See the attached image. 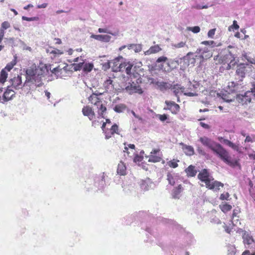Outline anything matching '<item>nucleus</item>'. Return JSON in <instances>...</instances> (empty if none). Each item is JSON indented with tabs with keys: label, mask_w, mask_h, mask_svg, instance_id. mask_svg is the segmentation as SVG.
<instances>
[{
	"label": "nucleus",
	"mask_w": 255,
	"mask_h": 255,
	"mask_svg": "<svg viewBox=\"0 0 255 255\" xmlns=\"http://www.w3.org/2000/svg\"><path fill=\"white\" fill-rule=\"evenodd\" d=\"M199 141L203 146L211 149L214 154L226 164L232 166L238 165V161L232 160L229 152L220 144L205 136L200 137Z\"/></svg>",
	"instance_id": "nucleus-2"
},
{
	"label": "nucleus",
	"mask_w": 255,
	"mask_h": 255,
	"mask_svg": "<svg viewBox=\"0 0 255 255\" xmlns=\"http://www.w3.org/2000/svg\"><path fill=\"white\" fill-rule=\"evenodd\" d=\"M177 162H179V160L173 159L167 162V164L170 167L176 168L178 166Z\"/></svg>",
	"instance_id": "nucleus-37"
},
{
	"label": "nucleus",
	"mask_w": 255,
	"mask_h": 255,
	"mask_svg": "<svg viewBox=\"0 0 255 255\" xmlns=\"http://www.w3.org/2000/svg\"><path fill=\"white\" fill-rule=\"evenodd\" d=\"M123 65H122V69H123V71L125 70L127 74L130 75L133 74V72L134 71V69L135 67L133 68V64L128 62H124L123 63Z\"/></svg>",
	"instance_id": "nucleus-19"
},
{
	"label": "nucleus",
	"mask_w": 255,
	"mask_h": 255,
	"mask_svg": "<svg viewBox=\"0 0 255 255\" xmlns=\"http://www.w3.org/2000/svg\"><path fill=\"white\" fill-rule=\"evenodd\" d=\"M242 238L244 244L246 248H252L254 247L255 242L253 236L250 233L245 231L243 234Z\"/></svg>",
	"instance_id": "nucleus-10"
},
{
	"label": "nucleus",
	"mask_w": 255,
	"mask_h": 255,
	"mask_svg": "<svg viewBox=\"0 0 255 255\" xmlns=\"http://www.w3.org/2000/svg\"><path fill=\"white\" fill-rule=\"evenodd\" d=\"M215 31H216L215 29H210L208 32V37H210V38H213V36L215 35Z\"/></svg>",
	"instance_id": "nucleus-50"
},
{
	"label": "nucleus",
	"mask_w": 255,
	"mask_h": 255,
	"mask_svg": "<svg viewBox=\"0 0 255 255\" xmlns=\"http://www.w3.org/2000/svg\"><path fill=\"white\" fill-rule=\"evenodd\" d=\"M117 173L121 175L126 174V166L122 161H121L118 165Z\"/></svg>",
	"instance_id": "nucleus-25"
},
{
	"label": "nucleus",
	"mask_w": 255,
	"mask_h": 255,
	"mask_svg": "<svg viewBox=\"0 0 255 255\" xmlns=\"http://www.w3.org/2000/svg\"><path fill=\"white\" fill-rule=\"evenodd\" d=\"M198 152L202 155H205L206 152L205 151L200 147H198L197 149Z\"/></svg>",
	"instance_id": "nucleus-53"
},
{
	"label": "nucleus",
	"mask_w": 255,
	"mask_h": 255,
	"mask_svg": "<svg viewBox=\"0 0 255 255\" xmlns=\"http://www.w3.org/2000/svg\"><path fill=\"white\" fill-rule=\"evenodd\" d=\"M162 50L161 48L158 45H155L151 46L149 49L144 52L145 55H149L152 54H155L159 52Z\"/></svg>",
	"instance_id": "nucleus-21"
},
{
	"label": "nucleus",
	"mask_w": 255,
	"mask_h": 255,
	"mask_svg": "<svg viewBox=\"0 0 255 255\" xmlns=\"http://www.w3.org/2000/svg\"><path fill=\"white\" fill-rule=\"evenodd\" d=\"M185 171L187 175L190 177L195 176L197 172V170L195 169V166L192 165L189 166L188 167L185 169Z\"/></svg>",
	"instance_id": "nucleus-24"
},
{
	"label": "nucleus",
	"mask_w": 255,
	"mask_h": 255,
	"mask_svg": "<svg viewBox=\"0 0 255 255\" xmlns=\"http://www.w3.org/2000/svg\"><path fill=\"white\" fill-rule=\"evenodd\" d=\"M92 95L97 97V96L102 95V93L99 92L98 91H96L95 92L93 91Z\"/></svg>",
	"instance_id": "nucleus-61"
},
{
	"label": "nucleus",
	"mask_w": 255,
	"mask_h": 255,
	"mask_svg": "<svg viewBox=\"0 0 255 255\" xmlns=\"http://www.w3.org/2000/svg\"><path fill=\"white\" fill-rule=\"evenodd\" d=\"M252 70L251 65L247 63H240L237 65L236 69V75L240 81H242L246 75L248 74Z\"/></svg>",
	"instance_id": "nucleus-7"
},
{
	"label": "nucleus",
	"mask_w": 255,
	"mask_h": 255,
	"mask_svg": "<svg viewBox=\"0 0 255 255\" xmlns=\"http://www.w3.org/2000/svg\"><path fill=\"white\" fill-rule=\"evenodd\" d=\"M126 106L124 104H120L117 105L114 110L115 112L117 113H122L126 109Z\"/></svg>",
	"instance_id": "nucleus-33"
},
{
	"label": "nucleus",
	"mask_w": 255,
	"mask_h": 255,
	"mask_svg": "<svg viewBox=\"0 0 255 255\" xmlns=\"http://www.w3.org/2000/svg\"><path fill=\"white\" fill-rule=\"evenodd\" d=\"M83 114L88 117L90 120H92L95 116V113L92 109L89 106H85L82 109Z\"/></svg>",
	"instance_id": "nucleus-18"
},
{
	"label": "nucleus",
	"mask_w": 255,
	"mask_h": 255,
	"mask_svg": "<svg viewBox=\"0 0 255 255\" xmlns=\"http://www.w3.org/2000/svg\"><path fill=\"white\" fill-rule=\"evenodd\" d=\"M242 81L239 80L238 83L232 82L229 83L228 87L229 91L232 93H238L241 91L243 88Z\"/></svg>",
	"instance_id": "nucleus-11"
},
{
	"label": "nucleus",
	"mask_w": 255,
	"mask_h": 255,
	"mask_svg": "<svg viewBox=\"0 0 255 255\" xmlns=\"http://www.w3.org/2000/svg\"><path fill=\"white\" fill-rule=\"evenodd\" d=\"M167 65L169 67L170 70H173L174 69L177 68L179 65L178 60L175 59H170L167 62Z\"/></svg>",
	"instance_id": "nucleus-27"
},
{
	"label": "nucleus",
	"mask_w": 255,
	"mask_h": 255,
	"mask_svg": "<svg viewBox=\"0 0 255 255\" xmlns=\"http://www.w3.org/2000/svg\"><path fill=\"white\" fill-rule=\"evenodd\" d=\"M223 143L231 147L235 150L239 151V146L237 145L234 144L228 139H224L223 141Z\"/></svg>",
	"instance_id": "nucleus-31"
},
{
	"label": "nucleus",
	"mask_w": 255,
	"mask_h": 255,
	"mask_svg": "<svg viewBox=\"0 0 255 255\" xmlns=\"http://www.w3.org/2000/svg\"><path fill=\"white\" fill-rule=\"evenodd\" d=\"M91 38L104 42H109L111 39V36L109 35L92 34L91 35Z\"/></svg>",
	"instance_id": "nucleus-17"
},
{
	"label": "nucleus",
	"mask_w": 255,
	"mask_h": 255,
	"mask_svg": "<svg viewBox=\"0 0 255 255\" xmlns=\"http://www.w3.org/2000/svg\"><path fill=\"white\" fill-rule=\"evenodd\" d=\"M131 114H132V115H133V116L135 118L137 119L138 120H139V121H142V119L140 117H139V116H138V115H137L135 113V112H134V111H131Z\"/></svg>",
	"instance_id": "nucleus-58"
},
{
	"label": "nucleus",
	"mask_w": 255,
	"mask_h": 255,
	"mask_svg": "<svg viewBox=\"0 0 255 255\" xmlns=\"http://www.w3.org/2000/svg\"><path fill=\"white\" fill-rule=\"evenodd\" d=\"M165 104L167 105V108H164V109L170 110L173 114H176L179 111V106L175 102L166 101Z\"/></svg>",
	"instance_id": "nucleus-14"
},
{
	"label": "nucleus",
	"mask_w": 255,
	"mask_h": 255,
	"mask_svg": "<svg viewBox=\"0 0 255 255\" xmlns=\"http://www.w3.org/2000/svg\"><path fill=\"white\" fill-rule=\"evenodd\" d=\"M182 191V186L179 185L177 187L173 190L172 196L175 199H179L180 198V194Z\"/></svg>",
	"instance_id": "nucleus-26"
},
{
	"label": "nucleus",
	"mask_w": 255,
	"mask_h": 255,
	"mask_svg": "<svg viewBox=\"0 0 255 255\" xmlns=\"http://www.w3.org/2000/svg\"><path fill=\"white\" fill-rule=\"evenodd\" d=\"M65 68L62 69L57 67L51 69L50 65H47L42 63H40L37 66L32 65L26 70V80L24 84H22L21 76L18 75L10 80L11 86L16 90L24 87L29 88L28 92L34 90L43 85V80L49 74V71L57 78H61V74L62 71H65Z\"/></svg>",
	"instance_id": "nucleus-1"
},
{
	"label": "nucleus",
	"mask_w": 255,
	"mask_h": 255,
	"mask_svg": "<svg viewBox=\"0 0 255 255\" xmlns=\"http://www.w3.org/2000/svg\"><path fill=\"white\" fill-rule=\"evenodd\" d=\"M51 53H53V54H62V52H61L58 49H55V50H52L51 52Z\"/></svg>",
	"instance_id": "nucleus-59"
},
{
	"label": "nucleus",
	"mask_w": 255,
	"mask_h": 255,
	"mask_svg": "<svg viewBox=\"0 0 255 255\" xmlns=\"http://www.w3.org/2000/svg\"><path fill=\"white\" fill-rule=\"evenodd\" d=\"M88 100L91 103L94 104L95 102H100V99L98 97H96L93 95H91L89 97Z\"/></svg>",
	"instance_id": "nucleus-41"
},
{
	"label": "nucleus",
	"mask_w": 255,
	"mask_h": 255,
	"mask_svg": "<svg viewBox=\"0 0 255 255\" xmlns=\"http://www.w3.org/2000/svg\"><path fill=\"white\" fill-rule=\"evenodd\" d=\"M133 49L135 52H140L142 49L141 45L140 44H134Z\"/></svg>",
	"instance_id": "nucleus-49"
},
{
	"label": "nucleus",
	"mask_w": 255,
	"mask_h": 255,
	"mask_svg": "<svg viewBox=\"0 0 255 255\" xmlns=\"http://www.w3.org/2000/svg\"><path fill=\"white\" fill-rule=\"evenodd\" d=\"M242 255H254L250 254V252L249 251H246L245 252H244L243 253Z\"/></svg>",
	"instance_id": "nucleus-64"
},
{
	"label": "nucleus",
	"mask_w": 255,
	"mask_h": 255,
	"mask_svg": "<svg viewBox=\"0 0 255 255\" xmlns=\"http://www.w3.org/2000/svg\"><path fill=\"white\" fill-rule=\"evenodd\" d=\"M15 93L13 90L7 89L3 94L4 98L8 101L11 99Z\"/></svg>",
	"instance_id": "nucleus-29"
},
{
	"label": "nucleus",
	"mask_w": 255,
	"mask_h": 255,
	"mask_svg": "<svg viewBox=\"0 0 255 255\" xmlns=\"http://www.w3.org/2000/svg\"><path fill=\"white\" fill-rule=\"evenodd\" d=\"M218 56L222 63H228L230 68L235 64V57L228 49L223 50Z\"/></svg>",
	"instance_id": "nucleus-6"
},
{
	"label": "nucleus",
	"mask_w": 255,
	"mask_h": 255,
	"mask_svg": "<svg viewBox=\"0 0 255 255\" xmlns=\"http://www.w3.org/2000/svg\"><path fill=\"white\" fill-rule=\"evenodd\" d=\"M242 57H243V58H245V59H246L247 60H248V58H249L250 57H249V56L248 55L247 53H246V52H243V53H242Z\"/></svg>",
	"instance_id": "nucleus-63"
},
{
	"label": "nucleus",
	"mask_w": 255,
	"mask_h": 255,
	"mask_svg": "<svg viewBox=\"0 0 255 255\" xmlns=\"http://www.w3.org/2000/svg\"><path fill=\"white\" fill-rule=\"evenodd\" d=\"M168 60L167 57L166 56H161L157 58V59L156 61V62L157 63H159L161 62H165Z\"/></svg>",
	"instance_id": "nucleus-45"
},
{
	"label": "nucleus",
	"mask_w": 255,
	"mask_h": 255,
	"mask_svg": "<svg viewBox=\"0 0 255 255\" xmlns=\"http://www.w3.org/2000/svg\"><path fill=\"white\" fill-rule=\"evenodd\" d=\"M123 59L122 56H119L116 58L108 63L109 67H111L114 72L123 71V69H122L123 63L121 61Z\"/></svg>",
	"instance_id": "nucleus-9"
},
{
	"label": "nucleus",
	"mask_w": 255,
	"mask_h": 255,
	"mask_svg": "<svg viewBox=\"0 0 255 255\" xmlns=\"http://www.w3.org/2000/svg\"><path fill=\"white\" fill-rule=\"evenodd\" d=\"M240 212L239 209H235L233 211L232 217H238L237 214Z\"/></svg>",
	"instance_id": "nucleus-55"
},
{
	"label": "nucleus",
	"mask_w": 255,
	"mask_h": 255,
	"mask_svg": "<svg viewBox=\"0 0 255 255\" xmlns=\"http://www.w3.org/2000/svg\"><path fill=\"white\" fill-rule=\"evenodd\" d=\"M160 150L159 149H154L150 152L149 156L148 161L152 162H159L161 160V155L159 154Z\"/></svg>",
	"instance_id": "nucleus-12"
},
{
	"label": "nucleus",
	"mask_w": 255,
	"mask_h": 255,
	"mask_svg": "<svg viewBox=\"0 0 255 255\" xmlns=\"http://www.w3.org/2000/svg\"><path fill=\"white\" fill-rule=\"evenodd\" d=\"M236 249L233 246H231L230 247V250H229V253L228 255H235L236 254Z\"/></svg>",
	"instance_id": "nucleus-47"
},
{
	"label": "nucleus",
	"mask_w": 255,
	"mask_h": 255,
	"mask_svg": "<svg viewBox=\"0 0 255 255\" xmlns=\"http://www.w3.org/2000/svg\"><path fill=\"white\" fill-rule=\"evenodd\" d=\"M94 105L97 107L98 114L103 117L104 114L107 110L106 107L102 104L101 101L95 102Z\"/></svg>",
	"instance_id": "nucleus-22"
},
{
	"label": "nucleus",
	"mask_w": 255,
	"mask_h": 255,
	"mask_svg": "<svg viewBox=\"0 0 255 255\" xmlns=\"http://www.w3.org/2000/svg\"><path fill=\"white\" fill-rule=\"evenodd\" d=\"M84 64V62H80L78 64H73V69L75 71H78L81 70L83 68Z\"/></svg>",
	"instance_id": "nucleus-39"
},
{
	"label": "nucleus",
	"mask_w": 255,
	"mask_h": 255,
	"mask_svg": "<svg viewBox=\"0 0 255 255\" xmlns=\"http://www.w3.org/2000/svg\"><path fill=\"white\" fill-rule=\"evenodd\" d=\"M180 179L179 175L173 172H169L167 174V180L169 184L174 185L176 183H178Z\"/></svg>",
	"instance_id": "nucleus-13"
},
{
	"label": "nucleus",
	"mask_w": 255,
	"mask_h": 255,
	"mask_svg": "<svg viewBox=\"0 0 255 255\" xmlns=\"http://www.w3.org/2000/svg\"><path fill=\"white\" fill-rule=\"evenodd\" d=\"M16 64V56H14V59L9 63H8L5 67L2 70H5V71H9L13 66Z\"/></svg>",
	"instance_id": "nucleus-30"
},
{
	"label": "nucleus",
	"mask_w": 255,
	"mask_h": 255,
	"mask_svg": "<svg viewBox=\"0 0 255 255\" xmlns=\"http://www.w3.org/2000/svg\"><path fill=\"white\" fill-rule=\"evenodd\" d=\"M142 160V158L139 156L136 155L134 158V161L136 162H140Z\"/></svg>",
	"instance_id": "nucleus-57"
},
{
	"label": "nucleus",
	"mask_w": 255,
	"mask_h": 255,
	"mask_svg": "<svg viewBox=\"0 0 255 255\" xmlns=\"http://www.w3.org/2000/svg\"><path fill=\"white\" fill-rule=\"evenodd\" d=\"M201 44L208 46V47L197 49V52L201 54L205 59L211 58L213 55L212 48L216 46V43L213 40H210L202 41Z\"/></svg>",
	"instance_id": "nucleus-5"
},
{
	"label": "nucleus",
	"mask_w": 255,
	"mask_h": 255,
	"mask_svg": "<svg viewBox=\"0 0 255 255\" xmlns=\"http://www.w3.org/2000/svg\"><path fill=\"white\" fill-rule=\"evenodd\" d=\"M98 32L99 33H106L111 34L113 36H116L119 35V31L112 32L107 28H99L98 29Z\"/></svg>",
	"instance_id": "nucleus-32"
},
{
	"label": "nucleus",
	"mask_w": 255,
	"mask_h": 255,
	"mask_svg": "<svg viewBox=\"0 0 255 255\" xmlns=\"http://www.w3.org/2000/svg\"><path fill=\"white\" fill-rule=\"evenodd\" d=\"M194 54H196L197 57H195V58L197 62H199L200 63H201L204 60H206L201 54L197 52V50L194 53Z\"/></svg>",
	"instance_id": "nucleus-36"
},
{
	"label": "nucleus",
	"mask_w": 255,
	"mask_h": 255,
	"mask_svg": "<svg viewBox=\"0 0 255 255\" xmlns=\"http://www.w3.org/2000/svg\"><path fill=\"white\" fill-rule=\"evenodd\" d=\"M159 118L161 121H164L167 119V116L165 115H159Z\"/></svg>",
	"instance_id": "nucleus-56"
},
{
	"label": "nucleus",
	"mask_w": 255,
	"mask_h": 255,
	"mask_svg": "<svg viewBox=\"0 0 255 255\" xmlns=\"http://www.w3.org/2000/svg\"><path fill=\"white\" fill-rule=\"evenodd\" d=\"M235 97V96H234L232 98H229L227 97V96L226 95H225L223 97V99L227 102H232L233 100H234V98Z\"/></svg>",
	"instance_id": "nucleus-51"
},
{
	"label": "nucleus",
	"mask_w": 255,
	"mask_h": 255,
	"mask_svg": "<svg viewBox=\"0 0 255 255\" xmlns=\"http://www.w3.org/2000/svg\"><path fill=\"white\" fill-rule=\"evenodd\" d=\"M221 209L224 212H227L232 209V206L229 204H224L221 206Z\"/></svg>",
	"instance_id": "nucleus-38"
},
{
	"label": "nucleus",
	"mask_w": 255,
	"mask_h": 255,
	"mask_svg": "<svg viewBox=\"0 0 255 255\" xmlns=\"http://www.w3.org/2000/svg\"><path fill=\"white\" fill-rule=\"evenodd\" d=\"M37 18L36 17H27L25 16H23L22 17V19L23 20L26 21H34L37 20Z\"/></svg>",
	"instance_id": "nucleus-48"
},
{
	"label": "nucleus",
	"mask_w": 255,
	"mask_h": 255,
	"mask_svg": "<svg viewBox=\"0 0 255 255\" xmlns=\"http://www.w3.org/2000/svg\"><path fill=\"white\" fill-rule=\"evenodd\" d=\"M10 27V24L7 21H4L1 24V28L0 30H4L7 29Z\"/></svg>",
	"instance_id": "nucleus-46"
},
{
	"label": "nucleus",
	"mask_w": 255,
	"mask_h": 255,
	"mask_svg": "<svg viewBox=\"0 0 255 255\" xmlns=\"http://www.w3.org/2000/svg\"><path fill=\"white\" fill-rule=\"evenodd\" d=\"M183 149L184 153L187 155L191 156L194 153V148L191 146L184 145Z\"/></svg>",
	"instance_id": "nucleus-28"
},
{
	"label": "nucleus",
	"mask_w": 255,
	"mask_h": 255,
	"mask_svg": "<svg viewBox=\"0 0 255 255\" xmlns=\"http://www.w3.org/2000/svg\"><path fill=\"white\" fill-rule=\"evenodd\" d=\"M183 94L184 95L189 96V97H193V96H197V94L196 93L184 92Z\"/></svg>",
	"instance_id": "nucleus-54"
},
{
	"label": "nucleus",
	"mask_w": 255,
	"mask_h": 255,
	"mask_svg": "<svg viewBox=\"0 0 255 255\" xmlns=\"http://www.w3.org/2000/svg\"><path fill=\"white\" fill-rule=\"evenodd\" d=\"M47 6V3H44L42 4H39L37 5V8H45Z\"/></svg>",
	"instance_id": "nucleus-62"
},
{
	"label": "nucleus",
	"mask_w": 255,
	"mask_h": 255,
	"mask_svg": "<svg viewBox=\"0 0 255 255\" xmlns=\"http://www.w3.org/2000/svg\"><path fill=\"white\" fill-rule=\"evenodd\" d=\"M124 90L130 95L134 93L141 94L143 93L140 86L137 83L133 82L127 83Z\"/></svg>",
	"instance_id": "nucleus-8"
},
{
	"label": "nucleus",
	"mask_w": 255,
	"mask_h": 255,
	"mask_svg": "<svg viewBox=\"0 0 255 255\" xmlns=\"http://www.w3.org/2000/svg\"><path fill=\"white\" fill-rule=\"evenodd\" d=\"M185 88L184 87L181 86V85L176 84L174 85L171 87V90L173 91L175 96L177 98V102H180V99L178 94L180 93H183Z\"/></svg>",
	"instance_id": "nucleus-16"
},
{
	"label": "nucleus",
	"mask_w": 255,
	"mask_h": 255,
	"mask_svg": "<svg viewBox=\"0 0 255 255\" xmlns=\"http://www.w3.org/2000/svg\"><path fill=\"white\" fill-rule=\"evenodd\" d=\"M152 184L149 179L142 181L140 184L141 188L145 191L148 190L151 188Z\"/></svg>",
	"instance_id": "nucleus-23"
},
{
	"label": "nucleus",
	"mask_w": 255,
	"mask_h": 255,
	"mask_svg": "<svg viewBox=\"0 0 255 255\" xmlns=\"http://www.w3.org/2000/svg\"><path fill=\"white\" fill-rule=\"evenodd\" d=\"M187 29L189 31H191L194 33H197L199 32L200 28L198 26H196L194 27H189L187 28Z\"/></svg>",
	"instance_id": "nucleus-43"
},
{
	"label": "nucleus",
	"mask_w": 255,
	"mask_h": 255,
	"mask_svg": "<svg viewBox=\"0 0 255 255\" xmlns=\"http://www.w3.org/2000/svg\"><path fill=\"white\" fill-rule=\"evenodd\" d=\"M186 46L185 42H180L176 44H174L172 45V46L174 47L175 48H180L184 47Z\"/></svg>",
	"instance_id": "nucleus-44"
},
{
	"label": "nucleus",
	"mask_w": 255,
	"mask_h": 255,
	"mask_svg": "<svg viewBox=\"0 0 255 255\" xmlns=\"http://www.w3.org/2000/svg\"><path fill=\"white\" fill-rule=\"evenodd\" d=\"M239 28V25L237 24V21L236 20H234L233 21V23L232 25L230 26L229 27V31H231L232 29L234 30V29L235 30H238V29Z\"/></svg>",
	"instance_id": "nucleus-40"
},
{
	"label": "nucleus",
	"mask_w": 255,
	"mask_h": 255,
	"mask_svg": "<svg viewBox=\"0 0 255 255\" xmlns=\"http://www.w3.org/2000/svg\"><path fill=\"white\" fill-rule=\"evenodd\" d=\"M232 223L234 226H238V225H240L241 223L239 221V217H232Z\"/></svg>",
	"instance_id": "nucleus-42"
},
{
	"label": "nucleus",
	"mask_w": 255,
	"mask_h": 255,
	"mask_svg": "<svg viewBox=\"0 0 255 255\" xmlns=\"http://www.w3.org/2000/svg\"><path fill=\"white\" fill-rule=\"evenodd\" d=\"M118 130V127L116 124L112 126L110 129L106 130L104 132L105 133L106 138L109 139L115 133H117Z\"/></svg>",
	"instance_id": "nucleus-20"
},
{
	"label": "nucleus",
	"mask_w": 255,
	"mask_h": 255,
	"mask_svg": "<svg viewBox=\"0 0 255 255\" xmlns=\"http://www.w3.org/2000/svg\"><path fill=\"white\" fill-rule=\"evenodd\" d=\"M7 75L8 74L7 72L2 70L0 74V82L1 83H4L7 78Z\"/></svg>",
	"instance_id": "nucleus-35"
},
{
	"label": "nucleus",
	"mask_w": 255,
	"mask_h": 255,
	"mask_svg": "<svg viewBox=\"0 0 255 255\" xmlns=\"http://www.w3.org/2000/svg\"><path fill=\"white\" fill-rule=\"evenodd\" d=\"M195 57H197L196 54H194L193 52H189L184 57V59L188 63V66H194L197 62L195 58Z\"/></svg>",
	"instance_id": "nucleus-15"
},
{
	"label": "nucleus",
	"mask_w": 255,
	"mask_h": 255,
	"mask_svg": "<svg viewBox=\"0 0 255 255\" xmlns=\"http://www.w3.org/2000/svg\"><path fill=\"white\" fill-rule=\"evenodd\" d=\"M94 65L92 63L84 62L83 70L85 72H89L91 71Z\"/></svg>",
	"instance_id": "nucleus-34"
},
{
	"label": "nucleus",
	"mask_w": 255,
	"mask_h": 255,
	"mask_svg": "<svg viewBox=\"0 0 255 255\" xmlns=\"http://www.w3.org/2000/svg\"><path fill=\"white\" fill-rule=\"evenodd\" d=\"M237 100L242 104H247L255 100V81L252 83L250 90L244 94H236Z\"/></svg>",
	"instance_id": "nucleus-4"
},
{
	"label": "nucleus",
	"mask_w": 255,
	"mask_h": 255,
	"mask_svg": "<svg viewBox=\"0 0 255 255\" xmlns=\"http://www.w3.org/2000/svg\"><path fill=\"white\" fill-rule=\"evenodd\" d=\"M198 179L205 183L207 188L214 191L220 190V187H223L224 184L221 182L215 180L210 174L207 169L202 170L198 175Z\"/></svg>",
	"instance_id": "nucleus-3"
},
{
	"label": "nucleus",
	"mask_w": 255,
	"mask_h": 255,
	"mask_svg": "<svg viewBox=\"0 0 255 255\" xmlns=\"http://www.w3.org/2000/svg\"><path fill=\"white\" fill-rule=\"evenodd\" d=\"M229 197V194L228 193H223L220 196V199L221 200H228Z\"/></svg>",
	"instance_id": "nucleus-52"
},
{
	"label": "nucleus",
	"mask_w": 255,
	"mask_h": 255,
	"mask_svg": "<svg viewBox=\"0 0 255 255\" xmlns=\"http://www.w3.org/2000/svg\"><path fill=\"white\" fill-rule=\"evenodd\" d=\"M247 61L251 64L255 65V59L254 58L250 57L249 58H248Z\"/></svg>",
	"instance_id": "nucleus-60"
}]
</instances>
